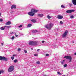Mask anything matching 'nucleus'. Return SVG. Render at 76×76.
<instances>
[{
  "label": "nucleus",
  "mask_w": 76,
  "mask_h": 76,
  "mask_svg": "<svg viewBox=\"0 0 76 76\" xmlns=\"http://www.w3.org/2000/svg\"><path fill=\"white\" fill-rule=\"evenodd\" d=\"M53 26H54V24L53 23H50L49 24L46 25L45 27L48 30H51Z\"/></svg>",
  "instance_id": "obj_1"
},
{
  "label": "nucleus",
  "mask_w": 76,
  "mask_h": 76,
  "mask_svg": "<svg viewBox=\"0 0 76 76\" xmlns=\"http://www.w3.org/2000/svg\"><path fill=\"white\" fill-rule=\"evenodd\" d=\"M28 44L30 45H37L38 42L36 41L30 42Z\"/></svg>",
  "instance_id": "obj_2"
},
{
  "label": "nucleus",
  "mask_w": 76,
  "mask_h": 76,
  "mask_svg": "<svg viewBox=\"0 0 76 76\" xmlns=\"http://www.w3.org/2000/svg\"><path fill=\"white\" fill-rule=\"evenodd\" d=\"M0 60H1V61L3 60V61H7L8 59L4 56H0Z\"/></svg>",
  "instance_id": "obj_3"
},
{
  "label": "nucleus",
  "mask_w": 76,
  "mask_h": 76,
  "mask_svg": "<svg viewBox=\"0 0 76 76\" xmlns=\"http://www.w3.org/2000/svg\"><path fill=\"white\" fill-rule=\"evenodd\" d=\"M14 66H10L9 68L8 69V70L9 72H11L14 70Z\"/></svg>",
  "instance_id": "obj_4"
},
{
  "label": "nucleus",
  "mask_w": 76,
  "mask_h": 76,
  "mask_svg": "<svg viewBox=\"0 0 76 76\" xmlns=\"http://www.w3.org/2000/svg\"><path fill=\"white\" fill-rule=\"evenodd\" d=\"M75 10H68L66 11V13H69V14H70V13H72V12H74Z\"/></svg>",
  "instance_id": "obj_5"
},
{
  "label": "nucleus",
  "mask_w": 76,
  "mask_h": 76,
  "mask_svg": "<svg viewBox=\"0 0 76 76\" xmlns=\"http://www.w3.org/2000/svg\"><path fill=\"white\" fill-rule=\"evenodd\" d=\"M68 33V31H66L62 35V37L63 38H65L66 37V36H67V34Z\"/></svg>",
  "instance_id": "obj_6"
},
{
  "label": "nucleus",
  "mask_w": 76,
  "mask_h": 76,
  "mask_svg": "<svg viewBox=\"0 0 76 76\" xmlns=\"http://www.w3.org/2000/svg\"><path fill=\"white\" fill-rule=\"evenodd\" d=\"M38 10H35V9H31V12L33 13H37V12H38Z\"/></svg>",
  "instance_id": "obj_7"
},
{
  "label": "nucleus",
  "mask_w": 76,
  "mask_h": 76,
  "mask_svg": "<svg viewBox=\"0 0 76 76\" xmlns=\"http://www.w3.org/2000/svg\"><path fill=\"white\" fill-rule=\"evenodd\" d=\"M28 15H29L30 16H34L35 15V13L33 12H29L28 13Z\"/></svg>",
  "instance_id": "obj_8"
},
{
  "label": "nucleus",
  "mask_w": 76,
  "mask_h": 76,
  "mask_svg": "<svg viewBox=\"0 0 76 76\" xmlns=\"http://www.w3.org/2000/svg\"><path fill=\"white\" fill-rule=\"evenodd\" d=\"M64 58H66V59H68V60H72V57L69 56H64Z\"/></svg>",
  "instance_id": "obj_9"
},
{
  "label": "nucleus",
  "mask_w": 76,
  "mask_h": 76,
  "mask_svg": "<svg viewBox=\"0 0 76 76\" xmlns=\"http://www.w3.org/2000/svg\"><path fill=\"white\" fill-rule=\"evenodd\" d=\"M16 5H12L11 6V9H16Z\"/></svg>",
  "instance_id": "obj_10"
},
{
  "label": "nucleus",
  "mask_w": 76,
  "mask_h": 76,
  "mask_svg": "<svg viewBox=\"0 0 76 76\" xmlns=\"http://www.w3.org/2000/svg\"><path fill=\"white\" fill-rule=\"evenodd\" d=\"M57 18L59 19H61L63 18V17L61 15H58V16Z\"/></svg>",
  "instance_id": "obj_11"
},
{
  "label": "nucleus",
  "mask_w": 76,
  "mask_h": 76,
  "mask_svg": "<svg viewBox=\"0 0 76 76\" xmlns=\"http://www.w3.org/2000/svg\"><path fill=\"white\" fill-rule=\"evenodd\" d=\"M11 24V22H10V21H8L5 23V25H10Z\"/></svg>",
  "instance_id": "obj_12"
},
{
  "label": "nucleus",
  "mask_w": 76,
  "mask_h": 76,
  "mask_svg": "<svg viewBox=\"0 0 76 76\" xmlns=\"http://www.w3.org/2000/svg\"><path fill=\"white\" fill-rule=\"evenodd\" d=\"M72 2L73 4L76 6V0H72Z\"/></svg>",
  "instance_id": "obj_13"
},
{
  "label": "nucleus",
  "mask_w": 76,
  "mask_h": 76,
  "mask_svg": "<svg viewBox=\"0 0 76 76\" xmlns=\"http://www.w3.org/2000/svg\"><path fill=\"white\" fill-rule=\"evenodd\" d=\"M38 16L39 17H42V16H44V14H38Z\"/></svg>",
  "instance_id": "obj_14"
},
{
  "label": "nucleus",
  "mask_w": 76,
  "mask_h": 76,
  "mask_svg": "<svg viewBox=\"0 0 76 76\" xmlns=\"http://www.w3.org/2000/svg\"><path fill=\"white\" fill-rule=\"evenodd\" d=\"M38 31L37 30H34L32 31V33H36V32H37Z\"/></svg>",
  "instance_id": "obj_15"
},
{
  "label": "nucleus",
  "mask_w": 76,
  "mask_h": 76,
  "mask_svg": "<svg viewBox=\"0 0 76 76\" xmlns=\"http://www.w3.org/2000/svg\"><path fill=\"white\" fill-rule=\"evenodd\" d=\"M31 21H32V22H33V23H35V22H36V20L34 19L32 20H31Z\"/></svg>",
  "instance_id": "obj_16"
},
{
  "label": "nucleus",
  "mask_w": 76,
  "mask_h": 76,
  "mask_svg": "<svg viewBox=\"0 0 76 76\" xmlns=\"http://www.w3.org/2000/svg\"><path fill=\"white\" fill-rule=\"evenodd\" d=\"M31 26H32V24H28V27H31Z\"/></svg>",
  "instance_id": "obj_17"
},
{
  "label": "nucleus",
  "mask_w": 76,
  "mask_h": 76,
  "mask_svg": "<svg viewBox=\"0 0 76 76\" xmlns=\"http://www.w3.org/2000/svg\"><path fill=\"white\" fill-rule=\"evenodd\" d=\"M70 18L71 19H73V18H74V16L73 15H71L70 16Z\"/></svg>",
  "instance_id": "obj_18"
},
{
  "label": "nucleus",
  "mask_w": 76,
  "mask_h": 76,
  "mask_svg": "<svg viewBox=\"0 0 76 76\" xmlns=\"http://www.w3.org/2000/svg\"><path fill=\"white\" fill-rule=\"evenodd\" d=\"M66 66H67V64H65L64 65V67H66Z\"/></svg>",
  "instance_id": "obj_19"
},
{
  "label": "nucleus",
  "mask_w": 76,
  "mask_h": 76,
  "mask_svg": "<svg viewBox=\"0 0 76 76\" xmlns=\"http://www.w3.org/2000/svg\"><path fill=\"white\" fill-rule=\"evenodd\" d=\"M0 29H1V30H4V28L3 27H1L0 28Z\"/></svg>",
  "instance_id": "obj_20"
},
{
  "label": "nucleus",
  "mask_w": 76,
  "mask_h": 76,
  "mask_svg": "<svg viewBox=\"0 0 76 76\" xmlns=\"http://www.w3.org/2000/svg\"><path fill=\"white\" fill-rule=\"evenodd\" d=\"M17 61H18L17 60V59L14 60V63H16L17 62Z\"/></svg>",
  "instance_id": "obj_21"
},
{
  "label": "nucleus",
  "mask_w": 76,
  "mask_h": 76,
  "mask_svg": "<svg viewBox=\"0 0 76 76\" xmlns=\"http://www.w3.org/2000/svg\"><path fill=\"white\" fill-rule=\"evenodd\" d=\"M36 63L38 64H40V62H39V61H37Z\"/></svg>",
  "instance_id": "obj_22"
},
{
  "label": "nucleus",
  "mask_w": 76,
  "mask_h": 76,
  "mask_svg": "<svg viewBox=\"0 0 76 76\" xmlns=\"http://www.w3.org/2000/svg\"><path fill=\"white\" fill-rule=\"evenodd\" d=\"M61 7H62V8H65V7L63 5H61Z\"/></svg>",
  "instance_id": "obj_23"
},
{
  "label": "nucleus",
  "mask_w": 76,
  "mask_h": 76,
  "mask_svg": "<svg viewBox=\"0 0 76 76\" xmlns=\"http://www.w3.org/2000/svg\"><path fill=\"white\" fill-rule=\"evenodd\" d=\"M47 18L48 19H50V18H51V17H50V15H48L47 16Z\"/></svg>",
  "instance_id": "obj_24"
},
{
  "label": "nucleus",
  "mask_w": 76,
  "mask_h": 76,
  "mask_svg": "<svg viewBox=\"0 0 76 76\" xmlns=\"http://www.w3.org/2000/svg\"><path fill=\"white\" fill-rule=\"evenodd\" d=\"M11 59L13 60H14V58H15V57L14 56H12L11 57Z\"/></svg>",
  "instance_id": "obj_25"
},
{
  "label": "nucleus",
  "mask_w": 76,
  "mask_h": 76,
  "mask_svg": "<svg viewBox=\"0 0 76 76\" xmlns=\"http://www.w3.org/2000/svg\"><path fill=\"white\" fill-rule=\"evenodd\" d=\"M58 74V75H61V73H60V72H57Z\"/></svg>",
  "instance_id": "obj_26"
},
{
  "label": "nucleus",
  "mask_w": 76,
  "mask_h": 76,
  "mask_svg": "<svg viewBox=\"0 0 76 76\" xmlns=\"http://www.w3.org/2000/svg\"><path fill=\"white\" fill-rule=\"evenodd\" d=\"M11 27H12L11 26H7V28L8 29H9V28H11Z\"/></svg>",
  "instance_id": "obj_27"
},
{
  "label": "nucleus",
  "mask_w": 76,
  "mask_h": 76,
  "mask_svg": "<svg viewBox=\"0 0 76 76\" xmlns=\"http://www.w3.org/2000/svg\"><path fill=\"white\" fill-rule=\"evenodd\" d=\"M60 23L61 24H63V22L62 21H60Z\"/></svg>",
  "instance_id": "obj_28"
},
{
  "label": "nucleus",
  "mask_w": 76,
  "mask_h": 76,
  "mask_svg": "<svg viewBox=\"0 0 76 76\" xmlns=\"http://www.w3.org/2000/svg\"><path fill=\"white\" fill-rule=\"evenodd\" d=\"M24 52H25V53H27V50H24Z\"/></svg>",
  "instance_id": "obj_29"
},
{
  "label": "nucleus",
  "mask_w": 76,
  "mask_h": 76,
  "mask_svg": "<svg viewBox=\"0 0 76 76\" xmlns=\"http://www.w3.org/2000/svg\"><path fill=\"white\" fill-rule=\"evenodd\" d=\"M18 51H20L21 50V49H20V48H18Z\"/></svg>",
  "instance_id": "obj_30"
},
{
  "label": "nucleus",
  "mask_w": 76,
  "mask_h": 76,
  "mask_svg": "<svg viewBox=\"0 0 76 76\" xmlns=\"http://www.w3.org/2000/svg\"><path fill=\"white\" fill-rule=\"evenodd\" d=\"M22 26H23V25H20V26H19L18 27L19 28H20L21 27H22Z\"/></svg>",
  "instance_id": "obj_31"
},
{
  "label": "nucleus",
  "mask_w": 76,
  "mask_h": 76,
  "mask_svg": "<svg viewBox=\"0 0 76 76\" xmlns=\"http://www.w3.org/2000/svg\"><path fill=\"white\" fill-rule=\"evenodd\" d=\"M69 4L70 6H72V4L69 3Z\"/></svg>",
  "instance_id": "obj_32"
},
{
  "label": "nucleus",
  "mask_w": 76,
  "mask_h": 76,
  "mask_svg": "<svg viewBox=\"0 0 76 76\" xmlns=\"http://www.w3.org/2000/svg\"><path fill=\"white\" fill-rule=\"evenodd\" d=\"M15 38V37L14 36H13L11 38L12 39H13Z\"/></svg>",
  "instance_id": "obj_33"
},
{
  "label": "nucleus",
  "mask_w": 76,
  "mask_h": 76,
  "mask_svg": "<svg viewBox=\"0 0 76 76\" xmlns=\"http://www.w3.org/2000/svg\"><path fill=\"white\" fill-rule=\"evenodd\" d=\"M34 56H38V54H34Z\"/></svg>",
  "instance_id": "obj_34"
},
{
  "label": "nucleus",
  "mask_w": 76,
  "mask_h": 76,
  "mask_svg": "<svg viewBox=\"0 0 76 76\" xmlns=\"http://www.w3.org/2000/svg\"><path fill=\"white\" fill-rule=\"evenodd\" d=\"M0 22H3V19H0Z\"/></svg>",
  "instance_id": "obj_35"
},
{
  "label": "nucleus",
  "mask_w": 76,
  "mask_h": 76,
  "mask_svg": "<svg viewBox=\"0 0 76 76\" xmlns=\"http://www.w3.org/2000/svg\"><path fill=\"white\" fill-rule=\"evenodd\" d=\"M46 56H49V54H46Z\"/></svg>",
  "instance_id": "obj_36"
},
{
  "label": "nucleus",
  "mask_w": 76,
  "mask_h": 76,
  "mask_svg": "<svg viewBox=\"0 0 76 76\" xmlns=\"http://www.w3.org/2000/svg\"><path fill=\"white\" fill-rule=\"evenodd\" d=\"M61 63L62 64H64V62L63 61H61Z\"/></svg>",
  "instance_id": "obj_37"
},
{
  "label": "nucleus",
  "mask_w": 76,
  "mask_h": 76,
  "mask_svg": "<svg viewBox=\"0 0 76 76\" xmlns=\"http://www.w3.org/2000/svg\"><path fill=\"white\" fill-rule=\"evenodd\" d=\"M37 52H39V50H40V49H37Z\"/></svg>",
  "instance_id": "obj_38"
},
{
  "label": "nucleus",
  "mask_w": 76,
  "mask_h": 76,
  "mask_svg": "<svg viewBox=\"0 0 76 76\" xmlns=\"http://www.w3.org/2000/svg\"><path fill=\"white\" fill-rule=\"evenodd\" d=\"M15 37H18V35H17L16 34H15Z\"/></svg>",
  "instance_id": "obj_39"
},
{
  "label": "nucleus",
  "mask_w": 76,
  "mask_h": 76,
  "mask_svg": "<svg viewBox=\"0 0 76 76\" xmlns=\"http://www.w3.org/2000/svg\"><path fill=\"white\" fill-rule=\"evenodd\" d=\"M42 43H44V42H45V41H44V40H43L42 41Z\"/></svg>",
  "instance_id": "obj_40"
},
{
  "label": "nucleus",
  "mask_w": 76,
  "mask_h": 76,
  "mask_svg": "<svg viewBox=\"0 0 76 76\" xmlns=\"http://www.w3.org/2000/svg\"><path fill=\"white\" fill-rule=\"evenodd\" d=\"M1 44L2 45H4V44L3 43H1Z\"/></svg>",
  "instance_id": "obj_41"
},
{
  "label": "nucleus",
  "mask_w": 76,
  "mask_h": 76,
  "mask_svg": "<svg viewBox=\"0 0 76 76\" xmlns=\"http://www.w3.org/2000/svg\"><path fill=\"white\" fill-rule=\"evenodd\" d=\"M1 73H3L4 72V71H1Z\"/></svg>",
  "instance_id": "obj_42"
},
{
  "label": "nucleus",
  "mask_w": 76,
  "mask_h": 76,
  "mask_svg": "<svg viewBox=\"0 0 76 76\" xmlns=\"http://www.w3.org/2000/svg\"><path fill=\"white\" fill-rule=\"evenodd\" d=\"M7 26H4V28H5L6 27H7Z\"/></svg>",
  "instance_id": "obj_43"
},
{
  "label": "nucleus",
  "mask_w": 76,
  "mask_h": 76,
  "mask_svg": "<svg viewBox=\"0 0 76 76\" xmlns=\"http://www.w3.org/2000/svg\"><path fill=\"white\" fill-rule=\"evenodd\" d=\"M70 61H69V62H71V61H72V59H69Z\"/></svg>",
  "instance_id": "obj_44"
},
{
  "label": "nucleus",
  "mask_w": 76,
  "mask_h": 76,
  "mask_svg": "<svg viewBox=\"0 0 76 76\" xmlns=\"http://www.w3.org/2000/svg\"><path fill=\"white\" fill-rule=\"evenodd\" d=\"M34 50V49L33 48H31V50Z\"/></svg>",
  "instance_id": "obj_45"
},
{
  "label": "nucleus",
  "mask_w": 76,
  "mask_h": 76,
  "mask_svg": "<svg viewBox=\"0 0 76 76\" xmlns=\"http://www.w3.org/2000/svg\"><path fill=\"white\" fill-rule=\"evenodd\" d=\"M10 34H13V32H12L11 33H10Z\"/></svg>",
  "instance_id": "obj_46"
},
{
  "label": "nucleus",
  "mask_w": 76,
  "mask_h": 76,
  "mask_svg": "<svg viewBox=\"0 0 76 76\" xmlns=\"http://www.w3.org/2000/svg\"><path fill=\"white\" fill-rule=\"evenodd\" d=\"M1 71H0V75H1Z\"/></svg>",
  "instance_id": "obj_47"
},
{
  "label": "nucleus",
  "mask_w": 76,
  "mask_h": 76,
  "mask_svg": "<svg viewBox=\"0 0 76 76\" xmlns=\"http://www.w3.org/2000/svg\"><path fill=\"white\" fill-rule=\"evenodd\" d=\"M1 13H0V16H1Z\"/></svg>",
  "instance_id": "obj_48"
},
{
  "label": "nucleus",
  "mask_w": 76,
  "mask_h": 76,
  "mask_svg": "<svg viewBox=\"0 0 76 76\" xmlns=\"http://www.w3.org/2000/svg\"><path fill=\"white\" fill-rule=\"evenodd\" d=\"M16 56V55H13V56Z\"/></svg>",
  "instance_id": "obj_49"
},
{
  "label": "nucleus",
  "mask_w": 76,
  "mask_h": 76,
  "mask_svg": "<svg viewBox=\"0 0 76 76\" xmlns=\"http://www.w3.org/2000/svg\"><path fill=\"white\" fill-rule=\"evenodd\" d=\"M75 55H76V52L75 53Z\"/></svg>",
  "instance_id": "obj_50"
},
{
  "label": "nucleus",
  "mask_w": 76,
  "mask_h": 76,
  "mask_svg": "<svg viewBox=\"0 0 76 76\" xmlns=\"http://www.w3.org/2000/svg\"><path fill=\"white\" fill-rule=\"evenodd\" d=\"M64 61H65V60H63V62H64Z\"/></svg>",
  "instance_id": "obj_51"
},
{
  "label": "nucleus",
  "mask_w": 76,
  "mask_h": 76,
  "mask_svg": "<svg viewBox=\"0 0 76 76\" xmlns=\"http://www.w3.org/2000/svg\"><path fill=\"white\" fill-rule=\"evenodd\" d=\"M73 43H74V42H73Z\"/></svg>",
  "instance_id": "obj_52"
}]
</instances>
